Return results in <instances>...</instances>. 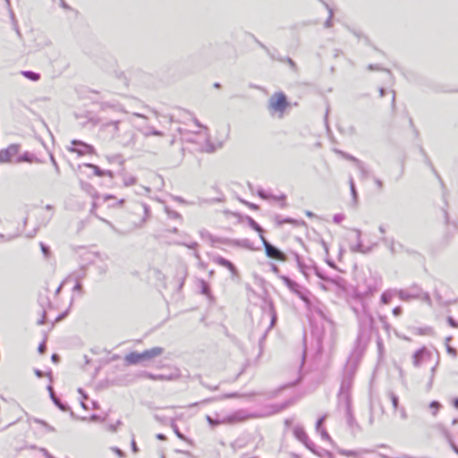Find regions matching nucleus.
<instances>
[{"mask_svg": "<svg viewBox=\"0 0 458 458\" xmlns=\"http://www.w3.org/2000/svg\"><path fill=\"white\" fill-rule=\"evenodd\" d=\"M288 103L284 93H276L269 98L268 108L271 113H278L282 117Z\"/></svg>", "mask_w": 458, "mask_h": 458, "instance_id": "nucleus-1", "label": "nucleus"}, {"mask_svg": "<svg viewBox=\"0 0 458 458\" xmlns=\"http://www.w3.org/2000/svg\"><path fill=\"white\" fill-rule=\"evenodd\" d=\"M259 416L255 413L248 412L245 410H238L233 413L223 418V422L233 425L246 421L250 419L259 418Z\"/></svg>", "mask_w": 458, "mask_h": 458, "instance_id": "nucleus-2", "label": "nucleus"}, {"mask_svg": "<svg viewBox=\"0 0 458 458\" xmlns=\"http://www.w3.org/2000/svg\"><path fill=\"white\" fill-rule=\"evenodd\" d=\"M116 139L123 147L135 148L137 145L138 135L132 130H127L117 133Z\"/></svg>", "mask_w": 458, "mask_h": 458, "instance_id": "nucleus-3", "label": "nucleus"}, {"mask_svg": "<svg viewBox=\"0 0 458 458\" xmlns=\"http://www.w3.org/2000/svg\"><path fill=\"white\" fill-rule=\"evenodd\" d=\"M260 240L262 241V243L266 250V254L268 258L281 261L285 260V254L283 251H281L278 248H276L269 242H267V240L263 235H260Z\"/></svg>", "mask_w": 458, "mask_h": 458, "instance_id": "nucleus-4", "label": "nucleus"}, {"mask_svg": "<svg viewBox=\"0 0 458 458\" xmlns=\"http://www.w3.org/2000/svg\"><path fill=\"white\" fill-rule=\"evenodd\" d=\"M19 150V144H12L5 149H2L0 151V163L13 162V158L18 155Z\"/></svg>", "mask_w": 458, "mask_h": 458, "instance_id": "nucleus-5", "label": "nucleus"}, {"mask_svg": "<svg viewBox=\"0 0 458 458\" xmlns=\"http://www.w3.org/2000/svg\"><path fill=\"white\" fill-rule=\"evenodd\" d=\"M282 280L293 293L297 294L305 302H309L308 297L301 291V286L299 284L287 276H282Z\"/></svg>", "mask_w": 458, "mask_h": 458, "instance_id": "nucleus-6", "label": "nucleus"}, {"mask_svg": "<svg viewBox=\"0 0 458 458\" xmlns=\"http://www.w3.org/2000/svg\"><path fill=\"white\" fill-rule=\"evenodd\" d=\"M430 352L426 347L419 349L412 355L413 366L415 368H419L426 359L430 357Z\"/></svg>", "mask_w": 458, "mask_h": 458, "instance_id": "nucleus-7", "label": "nucleus"}, {"mask_svg": "<svg viewBox=\"0 0 458 458\" xmlns=\"http://www.w3.org/2000/svg\"><path fill=\"white\" fill-rule=\"evenodd\" d=\"M420 289L417 286L411 288V291L399 290L396 292L398 297L404 301H411L412 299H418L420 297Z\"/></svg>", "mask_w": 458, "mask_h": 458, "instance_id": "nucleus-8", "label": "nucleus"}, {"mask_svg": "<svg viewBox=\"0 0 458 458\" xmlns=\"http://www.w3.org/2000/svg\"><path fill=\"white\" fill-rule=\"evenodd\" d=\"M72 144L73 146H81V148H69L70 151L76 152L80 156L85 155L87 153H93L94 152V148L92 146H90V145H89L87 143H84L82 141L72 140Z\"/></svg>", "mask_w": 458, "mask_h": 458, "instance_id": "nucleus-9", "label": "nucleus"}, {"mask_svg": "<svg viewBox=\"0 0 458 458\" xmlns=\"http://www.w3.org/2000/svg\"><path fill=\"white\" fill-rule=\"evenodd\" d=\"M356 233L357 243L355 245H351L350 250L352 252H360V253H368L370 251V248L365 247L360 240L361 232L358 229H353Z\"/></svg>", "mask_w": 458, "mask_h": 458, "instance_id": "nucleus-10", "label": "nucleus"}, {"mask_svg": "<svg viewBox=\"0 0 458 458\" xmlns=\"http://www.w3.org/2000/svg\"><path fill=\"white\" fill-rule=\"evenodd\" d=\"M120 121H111L101 124V131L111 133L114 138H116L119 131Z\"/></svg>", "mask_w": 458, "mask_h": 458, "instance_id": "nucleus-11", "label": "nucleus"}, {"mask_svg": "<svg viewBox=\"0 0 458 458\" xmlns=\"http://www.w3.org/2000/svg\"><path fill=\"white\" fill-rule=\"evenodd\" d=\"M164 349L162 347H153L149 350H146L143 352H140L141 354V360H153L161 354H163Z\"/></svg>", "mask_w": 458, "mask_h": 458, "instance_id": "nucleus-12", "label": "nucleus"}, {"mask_svg": "<svg viewBox=\"0 0 458 458\" xmlns=\"http://www.w3.org/2000/svg\"><path fill=\"white\" fill-rule=\"evenodd\" d=\"M137 130L146 139H148L150 136H157V137H164L165 136V133L163 131H158L151 126H145V127L140 126V127H137Z\"/></svg>", "mask_w": 458, "mask_h": 458, "instance_id": "nucleus-13", "label": "nucleus"}, {"mask_svg": "<svg viewBox=\"0 0 458 458\" xmlns=\"http://www.w3.org/2000/svg\"><path fill=\"white\" fill-rule=\"evenodd\" d=\"M215 262L222 267H225L230 270L233 276L237 275V269L234 267V265L229 261L228 259L223 258V257H217L215 259Z\"/></svg>", "mask_w": 458, "mask_h": 458, "instance_id": "nucleus-14", "label": "nucleus"}, {"mask_svg": "<svg viewBox=\"0 0 458 458\" xmlns=\"http://www.w3.org/2000/svg\"><path fill=\"white\" fill-rule=\"evenodd\" d=\"M15 163H21V162H38V159L31 153L25 152L24 154L17 157V158L14 160Z\"/></svg>", "mask_w": 458, "mask_h": 458, "instance_id": "nucleus-15", "label": "nucleus"}, {"mask_svg": "<svg viewBox=\"0 0 458 458\" xmlns=\"http://www.w3.org/2000/svg\"><path fill=\"white\" fill-rule=\"evenodd\" d=\"M124 360L128 364H137L142 361L141 354L136 352H131L129 354H127Z\"/></svg>", "mask_w": 458, "mask_h": 458, "instance_id": "nucleus-16", "label": "nucleus"}, {"mask_svg": "<svg viewBox=\"0 0 458 458\" xmlns=\"http://www.w3.org/2000/svg\"><path fill=\"white\" fill-rule=\"evenodd\" d=\"M47 390L49 391L50 397H51L52 401L54 402V403L61 411H67L68 407L65 404L62 403L61 401L55 396L53 387L51 386H48Z\"/></svg>", "mask_w": 458, "mask_h": 458, "instance_id": "nucleus-17", "label": "nucleus"}, {"mask_svg": "<svg viewBox=\"0 0 458 458\" xmlns=\"http://www.w3.org/2000/svg\"><path fill=\"white\" fill-rule=\"evenodd\" d=\"M381 241L388 248V250H390V252L392 254H395L397 252V250L395 249V242L393 238L383 237L381 239Z\"/></svg>", "mask_w": 458, "mask_h": 458, "instance_id": "nucleus-18", "label": "nucleus"}, {"mask_svg": "<svg viewBox=\"0 0 458 458\" xmlns=\"http://www.w3.org/2000/svg\"><path fill=\"white\" fill-rule=\"evenodd\" d=\"M368 451L367 450H359V451H352V450H342L340 451V454L344 455V456H354V457H360V456H362L364 454H367Z\"/></svg>", "mask_w": 458, "mask_h": 458, "instance_id": "nucleus-19", "label": "nucleus"}, {"mask_svg": "<svg viewBox=\"0 0 458 458\" xmlns=\"http://www.w3.org/2000/svg\"><path fill=\"white\" fill-rule=\"evenodd\" d=\"M294 434L299 440L303 442L306 445V446H309V444H308L309 437L302 428H295Z\"/></svg>", "mask_w": 458, "mask_h": 458, "instance_id": "nucleus-20", "label": "nucleus"}, {"mask_svg": "<svg viewBox=\"0 0 458 458\" xmlns=\"http://www.w3.org/2000/svg\"><path fill=\"white\" fill-rule=\"evenodd\" d=\"M140 208L143 211L144 213V217L141 219V221L140 222V224L138 225L139 227H141L145 222L147 221V219L148 218L149 216V208L145 204V203H141L140 205Z\"/></svg>", "mask_w": 458, "mask_h": 458, "instance_id": "nucleus-21", "label": "nucleus"}, {"mask_svg": "<svg viewBox=\"0 0 458 458\" xmlns=\"http://www.w3.org/2000/svg\"><path fill=\"white\" fill-rule=\"evenodd\" d=\"M21 73L25 78H27L30 81H37L40 79L39 73H37V72H34L31 71H24Z\"/></svg>", "mask_w": 458, "mask_h": 458, "instance_id": "nucleus-22", "label": "nucleus"}, {"mask_svg": "<svg viewBox=\"0 0 458 458\" xmlns=\"http://www.w3.org/2000/svg\"><path fill=\"white\" fill-rule=\"evenodd\" d=\"M393 297H394L393 292H391V291L384 292L381 295V301L384 304H388L391 301Z\"/></svg>", "mask_w": 458, "mask_h": 458, "instance_id": "nucleus-23", "label": "nucleus"}, {"mask_svg": "<svg viewBox=\"0 0 458 458\" xmlns=\"http://www.w3.org/2000/svg\"><path fill=\"white\" fill-rule=\"evenodd\" d=\"M442 407L441 403L437 401H432L429 403V409L431 410V413L433 416H436L439 411V409Z\"/></svg>", "mask_w": 458, "mask_h": 458, "instance_id": "nucleus-24", "label": "nucleus"}, {"mask_svg": "<svg viewBox=\"0 0 458 458\" xmlns=\"http://www.w3.org/2000/svg\"><path fill=\"white\" fill-rule=\"evenodd\" d=\"M86 166L93 169L94 171V174L97 175V176H104L106 175V171L105 170H101L98 165H93V164H86Z\"/></svg>", "mask_w": 458, "mask_h": 458, "instance_id": "nucleus-25", "label": "nucleus"}, {"mask_svg": "<svg viewBox=\"0 0 458 458\" xmlns=\"http://www.w3.org/2000/svg\"><path fill=\"white\" fill-rule=\"evenodd\" d=\"M147 377L153 380H170L173 378L172 376H165V375H153L151 373H148Z\"/></svg>", "mask_w": 458, "mask_h": 458, "instance_id": "nucleus-26", "label": "nucleus"}, {"mask_svg": "<svg viewBox=\"0 0 458 458\" xmlns=\"http://www.w3.org/2000/svg\"><path fill=\"white\" fill-rule=\"evenodd\" d=\"M388 397L391 400V403H392L394 410L396 411L398 409V406H399V399H398V397L393 392H389L388 393Z\"/></svg>", "mask_w": 458, "mask_h": 458, "instance_id": "nucleus-27", "label": "nucleus"}, {"mask_svg": "<svg viewBox=\"0 0 458 458\" xmlns=\"http://www.w3.org/2000/svg\"><path fill=\"white\" fill-rule=\"evenodd\" d=\"M206 420H207V421L208 422V424H209L212 428H214V427H216V426H218V425H220V424H226L225 422H223V419H222V420H215V419H213V418H212L211 416H209V415H207V416H206Z\"/></svg>", "mask_w": 458, "mask_h": 458, "instance_id": "nucleus-28", "label": "nucleus"}, {"mask_svg": "<svg viewBox=\"0 0 458 458\" xmlns=\"http://www.w3.org/2000/svg\"><path fill=\"white\" fill-rule=\"evenodd\" d=\"M136 183V178L132 175H125L123 177V184L125 186H131Z\"/></svg>", "mask_w": 458, "mask_h": 458, "instance_id": "nucleus-29", "label": "nucleus"}, {"mask_svg": "<svg viewBox=\"0 0 458 458\" xmlns=\"http://www.w3.org/2000/svg\"><path fill=\"white\" fill-rule=\"evenodd\" d=\"M418 299H421L423 301L428 303L429 306L432 305L431 298L428 293H421V291H420V297Z\"/></svg>", "mask_w": 458, "mask_h": 458, "instance_id": "nucleus-30", "label": "nucleus"}, {"mask_svg": "<svg viewBox=\"0 0 458 458\" xmlns=\"http://www.w3.org/2000/svg\"><path fill=\"white\" fill-rule=\"evenodd\" d=\"M250 226L257 232L259 233V236L260 235H263L262 233H263V229L262 227L258 224L256 223L252 218H250Z\"/></svg>", "mask_w": 458, "mask_h": 458, "instance_id": "nucleus-31", "label": "nucleus"}, {"mask_svg": "<svg viewBox=\"0 0 458 458\" xmlns=\"http://www.w3.org/2000/svg\"><path fill=\"white\" fill-rule=\"evenodd\" d=\"M336 152L341 154L344 158L353 162L355 165H357L360 162L359 159H357L356 157H352V156H351V155H349L347 153H344V152L340 151V150H337Z\"/></svg>", "mask_w": 458, "mask_h": 458, "instance_id": "nucleus-32", "label": "nucleus"}, {"mask_svg": "<svg viewBox=\"0 0 458 458\" xmlns=\"http://www.w3.org/2000/svg\"><path fill=\"white\" fill-rule=\"evenodd\" d=\"M349 183H350V188H351V192H352V199H353L354 201H356L358 194H357V191L355 189V185H354V182H353L352 178H350Z\"/></svg>", "mask_w": 458, "mask_h": 458, "instance_id": "nucleus-33", "label": "nucleus"}, {"mask_svg": "<svg viewBox=\"0 0 458 458\" xmlns=\"http://www.w3.org/2000/svg\"><path fill=\"white\" fill-rule=\"evenodd\" d=\"M200 284H201V293L203 294L209 295V286H208V284L205 281H203V280L200 281Z\"/></svg>", "mask_w": 458, "mask_h": 458, "instance_id": "nucleus-34", "label": "nucleus"}, {"mask_svg": "<svg viewBox=\"0 0 458 458\" xmlns=\"http://www.w3.org/2000/svg\"><path fill=\"white\" fill-rule=\"evenodd\" d=\"M357 168L360 171L361 174L363 177H367L368 176V172L364 166V165L362 164L361 161H360L357 165H356Z\"/></svg>", "mask_w": 458, "mask_h": 458, "instance_id": "nucleus-35", "label": "nucleus"}, {"mask_svg": "<svg viewBox=\"0 0 458 458\" xmlns=\"http://www.w3.org/2000/svg\"><path fill=\"white\" fill-rule=\"evenodd\" d=\"M442 435L448 441V443L452 442L453 439H452L451 434H450V432L447 429L443 428H442Z\"/></svg>", "mask_w": 458, "mask_h": 458, "instance_id": "nucleus-36", "label": "nucleus"}, {"mask_svg": "<svg viewBox=\"0 0 458 458\" xmlns=\"http://www.w3.org/2000/svg\"><path fill=\"white\" fill-rule=\"evenodd\" d=\"M344 218V216L343 214H335L333 217V221L335 224H340Z\"/></svg>", "mask_w": 458, "mask_h": 458, "instance_id": "nucleus-37", "label": "nucleus"}, {"mask_svg": "<svg viewBox=\"0 0 458 458\" xmlns=\"http://www.w3.org/2000/svg\"><path fill=\"white\" fill-rule=\"evenodd\" d=\"M165 211L166 213L168 214V216L170 217H173V218H179L181 217L180 214L176 211H172V210H169L167 208H165Z\"/></svg>", "mask_w": 458, "mask_h": 458, "instance_id": "nucleus-38", "label": "nucleus"}, {"mask_svg": "<svg viewBox=\"0 0 458 458\" xmlns=\"http://www.w3.org/2000/svg\"><path fill=\"white\" fill-rule=\"evenodd\" d=\"M121 424H122L121 420H117L115 424L108 425V430L111 432H115L117 429V427Z\"/></svg>", "mask_w": 458, "mask_h": 458, "instance_id": "nucleus-39", "label": "nucleus"}, {"mask_svg": "<svg viewBox=\"0 0 458 458\" xmlns=\"http://www.w3.org/2000/svg\"><path fill=\"white\" fill-rule=\"evenodd\" d=\"M319 432H320L321 437L323 439L331 441L330 436L328 435V433L325 429H320Z\"/></svg>", "mask_w": 458, "mask_h": 458, "instance_id": "nucleus-40", "label": "nucleus"}, {"mask_svg": "<svg viewBox=\"0 0 458 458\" xmlns=\"http://www.w3.org/2000/svg\"><path fill=\"white\" fill-rule=\"evenodd\" d=\"M436 367L437 366H434L431 369V375H430V378H429V382H428V389L431 387V386L433 384V380H434V377H435V371H436Z\"/></svg>", "mask_w": 458, "mask_h": 458, "instance_id": "nucleus-41", "label": "nucleus"}, {"mask_svg": "<svg viewBox=\"0 0 458 458\" xmlns=\"http://www.w3.org/2000/svg\"><path fill=\"white\" fill-rule=\"evenodd\" d=\"M332 17H333V12H332V10H329V17L325 22V27L329 28L332 26V22H331Z\"/></svg>", "mask_w": 458, "mask_h": 458, "instance_id": "nucleus-42", "label": "nucleus"}, {"mask_svg": "<svg viewBox=\"0 0 458 458\" xmlns=\"http://www.w3.org/2000/svg\"><path fill=\"white\" fill-rule=\"evenodd\" d=\"M447 322L451 327H458V323L452 317L447 318Z\"/></svg>", "mask_w": 458, "mask_h": 458, "instance_id": "nucleus-43", "label": "nucleus"}, {"mask_svg": "<svg viewBox=\"0 0 458 458\" xmlns=\"http://www.w3.org/2000/svg\"><path fill=\"white\" fill-rule=\"evenodd\" d=\"M112 450L121 458L124 457V453L118 447H112Z\"/></svg>", "mask_w": 458, "mask_h": 458, "instance_id": "nucleus-44", "label": "nucleus"}, {"mask_svg": "<svg viewBox=\"0 0 458 458\" xmlns=\"http://www.w3.org/2000/svg\"><path fill=\"white\" fill-rule=\"evenodd\" d=\"M324 420H325V417H321L318 420V421L316 423V428L318 431H319L321 429V426H322Z\"/></svg>", "mask_w": 458, "mask_h": 458, "instance_id": "nucleus-45", "label": "nucleus"}, {"mask_svg": "<svg viewBox=\"0 0 458 458\" xmlns=\"http://www.w3.org/2000/svg\"><path fill=\"white\" fill-rule=\"evenodd\" d=\"M183 245L186 246L189 249L196 250V248L198 247L199 244H198V242H191V243H183Z\"/></svg>", "mask_w": 458, "mask_h": 458, "instance_id": "nucleus-46", "label": "nucleus"}, {"mask_svg": "<svg viewBox=\"0 0 458 458\" xmlns=\"http://www.w3.org/2000/svg\"><path fill=\"white\" fill-rule=\"evenodd\" d=\"M41 250L44 253L45 257H47L49 254V249L43 243H40Z\"/></svg>", "mask_w": 458, "mask_h": 458, "instance_id": "nucleus-47", "label": "nucleus"}, {"mask_svg": "<svg viewBox=\"0 0 458 458\" xmlns=\"http://www.w3.org/2000/svg\"><path fill=\"white\" fill-rule=\"evenodd\" d=\"M393 314L395 316V317H398L402 314V308L401 307H395L394 310H393Z\"/></svg>", "mask_w": 458, "mask_h": 458, "instance_id": "nucleus-48", "label": "nucleus"}, {"mask_svg": "<svg viewBox=\"0 0 458 458\" xmlns=\"http://www.w3.org/2000/svg\"><path fill=\"white\" fill-rule=\"evenodd\" d=\"M374 182H375V183L377 184V186L378 190H379V191H381V190H382V188H383V182H382V181H381V180H379L378 178H374Z\"/></svg>", "mask_w": 458, "mask_h": 458, "instance_id": "nucleus-49", "label": "nucleus"}, {"mask_svg": "<svg viewBox=\"0 0 458 458\" xmlns=\"http://www.w3.org/2000/svg\"><path fill=\"white\" fill-rule=\"evenodd\" d=\"M277 223H278V225H283L284 223L293 224L294 223V219H293V218H285L284 220L278 221Z\"/></svg>", "mask_w": 458, "mask_h": 458, "instance_id": "nucleus-50", "label": "nucleus"}, {"mask_svg": "<svg viewBox=\"0 0 458 458\" xmlns=\"http://www.w3.org/2000/svg\"><path fill=\"white\" fill-rule=\"evenodd\" d=\"M400 415H401V418L403 420H406L407 419L408 416H407V412H406L404 408H401L400 409Z\"/></svg>", "mask_w": 458, "mask_h": 458, "instance_id": "nucleus-51", "label": "nucleus"}, {"mask_svg": "<svg viewBox=\"0 0 458 458\" xmlns=\"http://www.w3.org/2000/svg\"><path fill=\"white\" fill-rule=\"evenodd\" d=\"M17 235H10L8 237H4V234H0V239L3 240V241H12L13 239H14Z\"/></svg>", "mask_w": 458, "mask_h": 458, "instance_id": "nucleus-52", "label": "nucleus"}, {"mask_svg": "<svg viewBox=\"0 0 458 458\" xmlns=\"http://www.w3.org/2000/svg\"><path fill=\"white\" fill-rule=\"evenodd\" d=\"M368 69L369 71H379V70H381V68L378 65H376V64H369L368 66Z\"/></svg>", "mask_w": 458, "mask_h": 458, "instance_id": "nucleus-53", "label": "nucleus"}, {"mask_svg": "<svg viewBox=\"0 0 458 458\" xmlns=\"http://www.w3.org/2000/svg\"><path fill=\"white\" fill-rule=\"evenodd\" d=\"M258 194L260 198L264 199H268V196L266 194V192L263 191V190H259L258 191Z\"/></svg>", "mask_w": 458, "mask_h": 458, "instance_id": "nucleus-54", "label": "nucleus"}, {"mask_svg": "<svg viewBox=\"0 0 458 458\" xmlns=\"http://www.w3.org/2000/svg\"><path fill=\"white\" fill-rule=\"evenodd\" d=\"M50 158H51L52 164L54 165V166L55 168L56 173H59V167L57 165V163H56L55 159L54 158L53 156H51Z\"/></svg>", "mask_w": 458, "mask_h": 458, "instance_id": "nucleus-55", "label": "nucleus"}, {"mask_svg": "<svg viewBox=\"0 0 458 458\" xmlns=\"http://www.w3.org/2000/svg\"><path fill=\"white\" fill-rule=\"evenodd\" d=\"M131 449L133 453H137L139 451L134 439L131 440Z\"/></svg>", "mask_w": 458, "mask_h": 458, "instance_id": "nucleus-56", "label": "nucleus"}, {"mask_svg": "<svg viewBox=\"0 0 458 458\" xmlns=\"http://www.w3.org/2000/svg\"><path fill=\"white\" fill-rule=\"evenodd\" d=\"M47 347H46V344L44 343L40 344L39 346H38V352L40 353H44L45 351H46Z\"/></svg>", "mask_w": 458, "mask_h": 458, "instance_id": "nucleus-57", "label": "nucleus"}, {"mask_svg": "<svg viewBox=\"0 0 458 458\" xmlns=\"http://www.w3.org/2000/svg\"><path fill=\"white\" fill-rule=\"evenodd\" d=\"M101 221L105 222L106 225H108L114 232H118V230L107 220L100 218Z\"/></svg>", "mask_w": 458, "mask_h": 458, "instance_id": "nucleus-58", "label": "nucleus"}, {"mask_svg": "<svg viewBox=\"0 0 458 458\" xmlns=\"http://www.w3.org/2000/svg\"><path fill=\"white\" fill-rule=\"evenodd\" d=\"M452 449L458 454V447L455 445V444L454 443V441L452 440V442H449Z\"/></svg>", "mask_w": 458, "mask_h": 458, "instance_id": "nucleus-59", "label": "nucleus"}, {"mask_svg": "<svg viewBox=\"0 0 458 458\" xmlns=\"http://www.w3.org/2000/svg\"><path fill=\"white\" fill-rule=\"evenodd\" d=\"M447 352H448L450 354L454 355V356H455V355H456V351H455V349H454V348H452V347H450V346H447Z\"/></svg>", "mask_w": 458, "mask_h": 458, "instance_id": "nucleus-60", "label": "nucleus"}, {"mask_svg": "<svg viewBox=\"0 0 458 458\" xmlns=\"http://www.w3.org/2000/svg\"><path fill=\"white\" fill-rule=\"evenodd\" d=\"M287 63L290 64V66H291L293 69H295V68H296V64H295V63H294L291 58H288V59H287Z\"/></svg>", "mask_w": 458, "mask_h": 458, "instance_id": "nucleus-61", "label": "nucleus"}, {"mask_svg": "<svg viewBox=\"0 0 458 458\" xmlns=\"http://www.w3.org/2000/svg\"><path fill=\"white\" fill-rule=\"evenodd\" d=\"M81 289H82V286L79 282L73 287L74 291H81Z\"/></svg>", "mask_w": 458, "mask_h": 458, "instance_id": "nucleus-62", "label": "nucleus"}, {"mask_svg": "<svg viewBox=\"0 0 458 458\" xmlns=\"http://www.w3.org/2000/svg\"><path fill=\"white\" fill-rule=\"evenodd\" d=\"M174 432L179 438L184 439V436L177 428L174 429Z\"/></svg>", "mask_w": 458, "mask_h": 458, "instance_id": "nucleus-63", "label": "nucleus"}, {"mask_svg": "<svg viewBox=\"0 0 458 458\" xmlns=\"http://www.w3.org/2000/svg\"><path fill=\"white\" fill-rule=\"evenodd\" d=\"M240 395L236 393H233V394H228L225 395V398H234V397H239Z\"/></svg>", "mask_w": 458, "mask_h": 458, "instance_id": "nucleus-64", "label": "nucleus"}]
</instances>
